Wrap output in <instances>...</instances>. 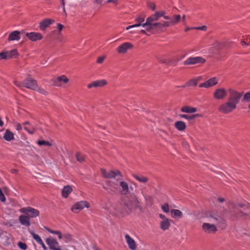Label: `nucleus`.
<instances>
[{"mask_svg": "<svg viewBox=\"0 0 250 250\" xmlns=\"http://www.w3.org/2000/svg\"><path fill=\"white\" fill-rule=\"evenodd\" d=\"M42 247V249H43V250H47V248L45 246V244H44L43 242L42 241V242H41L40 244H39Z\"/></svg>", "mask_w": 250, "mask_h": 250, "instance_id": "0e129e2a", "label": "nucleus"}, {"mask_svg": "<svg viewBox=\"0 0 250 250\" xmlns=\"http://www.w3.org/2000/svg\"><path fill=\"white\" fill-rule=\"evenodd\" d=\"M8 59L14 58L18 55V53L17 49H13L12 50L6 51Z\"/></svg>", "mask_w": 250, "mask_h": 250, "instance_id": "58836bf2", "label": "nucleus"}, {"mask_svg": "<svg viewBox=\"0 0 250 250\" xmlns=\"http://www.w3.org/2000/svg\"><path fill=\"white\" fill-rule=\"evenodd\" d=\"M227 95V90L223 87H220L215 89L213 93V97L214 99L221 100L225 99Z\"/></svg>", "mask_w": 250, "mask_h": 250, "instance_id": "1a4fd4ad", "label": "nucleus"}, {"mask_svg": "<svg viewBox=\"0 0 250 250\" xmlns=\"http://www.w3.org/2000/svg\"><path fill=\"white\" fill-rule=\"evenodd\" d=\"M73 191V188L71 186L69 185H66L64 186L62 189V196L64 198H66L68 197L69 194Z\"/></svg>", "mask_w": 250, "mask_h": 250, "instance_id": "393cba45", "label": "nucleus"}, {"mask_svg": "<svg viewBox=\"0 0 250 250\" xmlns=\"http://www.w3.org/2000/svg\"><path fill=\"white\" fill-rule=\"evenodd\" d=\"M159 19V16L158 15L157 13L156 12L153 15H151V16L147 18L145 25H148V27L152 24L155 22V21H158Z\"/></svg>", "mask_w": 250, "mask_h": 250, "instance_id": "a878e982", "label": "nucleus"}, {"mask_svg": "<svg viewBox=\"0 0 250 250\" xmlns=\"http://www.w3.org/2000/svg\"><path fill=\"white\" fill-rule=\"evenodd\" d=\"M170 214L171 217L173 218H181L183 217V213L179 209H171Z\"/></svg>", "mask_w": 250, "mask_h": 250, "instance_id": "2f4dec72", "label": "nucleus"}, {"mask_svg": "<svg viewBox=\"0 0 250 250\" xmlns=\"http://www.w3.org/2000/svg\"><path fill=\"white\" fill-rule=\"evenodd\" d=\"M106 3H111L113 5H117L119 2V0H104Z\"/></svg>", "mask_w": 250, "mask_h": 250, "instance_id": "603ef678", "label": "nucleus"}, {"mask_svg": "<svg viewBox=\"0 0 250 250\" xmlns=\"http://www.w3.org/2000/svg\"><path fill=\"white\" fill-rule=\"evenodd\" d=\"M125 238L128 248L131 250H135L137 246L135 241L128 234H125Z\"/></svg>", "mask_w": 250, "mask_h": 250, "instance_id": "b1692460", "label": "nucleus"}, {"mask_svg": "<svg viewBox=\"0 0 250 250\" xmlns=\"http://www.w3.org/2000/svg\"><path fill=\"white\" fill-rule=\"evenodd\" d=\"M145 200L146 201V206H151L152 203H151V197L150 196H148V197H145Z\"/></svg>", "mask_w": 250, "mask_h": 250, "instance_id": "3c124183", "label": "nucleus"}, {"mask_svg": "<svg viewBox=\"0 0 250 250\" xmlns=\"http://www.w3.org/2000/svg\"><path fill=\"white\" fill-rule=\"evenodd\" d=\"M62 239L65 243H68L72 241V237L70 234L66 233L63 234Z\"/></svg>", "mask_w": 250, "mask_h": 250, "instance_id": "a19ab883", "label": "nucleus"}, {"mask_svg": "<svg viewBox=\"0 0 250 250\" xmlns=\"http://www.w3.org/2000/svg\"><path fill=\"white\" fill-rule=\"evenodd\" d=\"M202 229L203 231L207 233H214L217 230V227L214 224L208 223H203Z\"/></svg>", "mask_w": 250, "mask_h": 250, "instance_id": "f3484780", "label": "nucleus"}, {"mask_svg": "<svg viewBox=\"0 0 250 250\" xmlns=\"http://www.w3.org/2000/svg\"><path fill=\"white\" fill-rule=\"evenodd\" d=\"M34 90L37 91L38 92H39L40 93L44 95H46L48 94V92L45 90H44L43 88L38 87L37 84L36 89H34Z\"/></svg>", "mask_w": 250, "mask_h": 250, "instance_id": "49530a36", "label": "nucleus"}, {"mask_svg": "<svg viewBox=\"0 0 250 250\" xmlns=\"http://www.w3.org/2000/svg\"><path fill=\"white\" fill-rule=\"evenodd\" d=\"M181 111L182 112L186 113H193L197 111V109L195 107H191L188 105H186L182 107L181 108Z\"/></svg>", "mask_w": 250, "mask_h": 250, "instance_id": "7c9ffc66", "label": "nucleus"}, {"mask_svg": "<svg viewBox=\"0 0 250 250\" xmlns=\"http://www.w3.org/2000/svg\"><path fill=\"white\" fill-rule=\"evenodd\" d=\"M3 138L7 141H11L14 139V134L9 129H6L3 134Z\"/></svg>", "mask_w": 250, "mask_h": 250, "instance_id": "c756f323", "label": "nucleus"}, {"mask_svg": "<svg viewBox=\"0 0 250 250\" xmlns=\"http://www.w3.org/2000/svg\"><path fill=\"white\" fill-rule=\"evenodd\" d=\"M180 20L181 16L179 14H174L172 16L170 20L165 21L163 22H155L148 27H146V30L150 31L154 28L161 29L163 27L175 25L180 22Z\"/></svg>", "mask_w": 250, "mask_h": 250, "instance_id": "f03ea898", "label": "nucleus"}, {"mask_svg": "<svg viewBox=\"0 0 250 250\" xmlns=\"http://www.w3.org/2000/svg\"><path fill=\"white\" fill-rule=\"evenodd\" d=\"M55 21L51 19H45L39 23V28L41 31H44L48 26L53 24Z\"/></svg>", "mask_w": 250, "mask_h": 250, "instance_id": "4be33fe9", "label": "nucleus"}, {"mask_svg": "<svg viewBox=\"0 0 250 250\" xmlns=\"http://www.w3.org/2000/svg\"><path fill=\"white\" fill-rule=\"evenodd\" d=\"M45 242L51 250H62L57 239L53 237H48L45 239Z\"/></svg>", "mask_w": 250, "mask_h": 250, "instance_id": "9b49d317", "label": "nucleus"}, {"mask_svg": "<svg viewBox=\"0 0 250 250\" xmlns=\"http://www.w3.org/2000/svg\"><path fill=\"white\" fill-rule=\"evenodd\" d=\"M3 125V122L1 120V118H0V126H2Z\"/></svg>", "mask_w": 250, "mask_h": 250, "instance_id": "774afa93", "label": "nucleus"}, {"mask_svg": "<svg viewBox=\"0 0 250 250\" xmlns=\"http://www.w3.org/2000/svg\"><path fill=\"white\" fill-rule=\"evenodd\" d=\"M15 127L18 131H20L22 129L21 125L19 123H16L15 124Z\"/></svg>", "mask_w": 250, "mask_h": 250, "instance_id": "052dcab7", "label": "nucleus"}, {"mask_svg": "<svg viewBox=\"0 0 250 250\" xmlns=\"http://www.w3.org/2000/svg\"><path fill=\"white\" fill-rule=\"evenodd\" d=\"M159 216L161 219L159 222V226L160 229L163 230H166L169 229L171 224V220L166 217L163 214H159Z\"/></svg>", "mask_w": 250, "mask_h": 250, "instance_id": "6e6552de", "label": "nucleus"}, {"mask_svg": "<svg viewBox=\"0 0 250 250\" xmlns=\"http://www.w3.org/2000/svg\"><path fill=\"white\" fill-rule=\"evenodd\" d=\"M101 174L104 178L112 179L119 177V179H117V181H119L122 177L121 173L118 170L107 171L104 169H101Z\"/></svg>", "mask_w": 250, "mask_h": 250, "instance_id": "39448f33", "label": "nucleus"}, {"mask_svg": "<svg viewBox=\"0 0 250 250\" xmlns=\"http://www.w3.org/2000/svg\"><path fill=\"white\" fill-rule=\"evenodd\" d=\"M107 84V81L104 79H100L93 81L89 83L87 85V87L88 89H92L93 88L102 87L106 85Z\"/></svg>", "mask_w": 250, "mask_h": 250, "instance_id": "2eb2a0df", "label": "nucleus"}, {"mask_svg": "<svg viewBox=\"0 0 250 250\" xmlns=\"http://www.w3.org/2000/svg\"><path fill=\"white\" fill-rule=\"evenodd\" d=\"M175 127L179 131H182L185 130L186 125L183 121H177L174 123Z\"/></svg>", "mask_w": 250, "mask_h": 250, "instance_id": "473e14b6", "label": "nucleus"}, {"mask_svg": "<svg viewBox=\"0 0 250 250\" xmlns=\"http://www.w3.org/2000/svg\"><path fill=\"white\" fill-rule=\"evenodd\" d=\"M19 220L20 223L22 225H24L26 227H29L30 226L31 224L29 217L24 215H21L19 216Z\"/></svg>", "mask_w": 250, "mask_h": 250, "instance_id": "cd10ccee", "label": "nucleus"}, {"mask_svg": "<svg viewBox=\"0 0 250 250\" xmlns=\"http://www.w3.org/2000/svg\"><path fill=\"white\" fill-rule=\"evenodd\" d=\"M219 80L215 77H211L204 83H201L199 86L208 88L216 85L218 83Z\"/></svg>", "mask_w": 250, "mask_h": 250, "instance_id": "4468645a", "label": "nucleus"}, {"mask_svg": "<svg viewBox=\"0 0 250 250\" xmlns=\"http://www.w3.org/2000/svg\"><path fill=\"white\" fill-rule=\"evenodd\" d=\"M194 28H195V27H186V28L185 29V32H188V31H189V30H190L195 29Z\"/></svg>", "mask_w": 250, "mask_h": 250, "instance_id": "e2e57ef3", "label": "nucleus"}, {"mask_svg": "<svg viewBox=\"0 0 250 250\" xmlns=\"http://www.w3.org/2000/svg\"><path fill=\"white\" fill-rule=\"evenodd\" d=\"M206 59L200 56L191 57L188 58L183 62L185 65H195L199 63H204Z\"/></svg>", "mask_w": 250, "mask_h": 250, "instance_id": "423d86ee", "label": "nucleus"}, {"mask_svg": "<svg viewBox=\"0 0 250 250\" xmlns=\"http://www.w3.org/2000/svg\"><path fill=\"white\" fill-rule=\"evenodd\" d=\"M105 56H100L97 58V62L98 63H102L104 60L105 59Z\"/></svg>", "mask_w": 250, "mask_h": 250, "instance_id": "4d7b16f0", "label": "nucleus"}, {"mask_svg": "<svg viewBox=\"0 0 250 250\" xmlns=\"http://www.w3.org/2000/svg\"><path fill=\"white\" fill-rule=\"evenodd\" d=\"M18 246L21 249L23 250H25L27 248L26 244L21 242H19L18 243Z\"/></svg>", "mask_w": 250, "mask_h": 250, "instance_id": "8fccbe9b", "label": "nucleus"}, {"mask_svg": "<svg viewBox=\"0 0 250 250\" xmlns=\"http://www.w3.org/2000/svg\"><path fill=\"white\" fill-rule=\"evenodd\" d=\"M135 21L137 22L136 24L129 25L127 26L125 28V29L126 30H128L131 28L139 27V26H143V27H148V25H145V22L144 23V21H145V16L143 15H140L138 16L137 18H136Z\"/></svg>", "mask_w": 250, "mask_h": 250, "instance_id": "dca6fc26", "label": "nucleus"}, {"mask_svg": "<svg viewBox=\"0 0 250 250\" xmlns=\"http://www.w3.org/2000/svg\"><path fill=\"white\" fill-rule=\"evenodd\" d=\"M15 84L20 88H21L23 87V81L22 82H18V81H15L14 82Z\"/></svg>", "mask_w": 250, "mask_h": 250, "instance_id": "bf43d9fd", "label": "nucleus"}, {"mask_svg": "<svg viewBox=\"0 0 250 250\" xmlns=\"http://www.w3.org/2000/svg\"><path fill=\"white\" fill-rule=\"evenodd\" d=\"M121 187V193L122 195H127L129 193V186L128 184L125 181H121L120 182Z\"/></svg>", "mask_w": 250, "mask_h": 250, "instance_id": "bb28decb", "label": "nucleus"}, {"mask_svg": "<svg viewBox=\"0 0 250 250\" xmlns=\"http://www.w3.org/2000/svg\"><path fill=\"white\" fill-rule=\"evenodd\" d=\"M25 36L30 41L33 42L41 40L43 38L41 33L36 32H27Z\"/></svg>", "mask_w": 250, "mask_h": 250, "instance_id": "aec40b11", "label": "nucleus"}, {"mask_svg": "<svg viewBox=\"0 0 250 250\" xmlns=\"http://www.w3.org/2000/svg\"><path fill=\"white\" fill-rule=\"evenodd\" d=\"M24 129L30 134H33L36 131V128L26 122L23 123Z\"/></svg>", "mask_w": 250, "mask_h": 250, "instance_id": "c85d7f7f", "label": "nucleus"}, {"mask_svg": "<svg viewBox=\"0 0 250 250\" xmlns=\"http://www.w3.org/2000/svg\"><path fill=\"white\" fill-rule=\"evenodd\" d=\"M118 184L111 180H107L103 185V188L108 191H114L117 189Z\"/></svg>", "mask_w": 250, "mask_h": 250, "instance_id": "412c9836", "label": "nucleus"}, {"mask_svg": "<svg viewBox=\"0 0 250 250\" xmlns=\"http://www.w3.org/2000/svg\"><path fill=\"white\" fill-rule=\"evenodd\" d=\"M20 211L21 213L27 214L31 218L38 217L40 214V212L38 210L30 207L21 208Z\"/></svg>", "mask_w": 250, "mask_h": 250, "instance_id": "9d476101", "label": "nucleus"}, {"mask_svg": "<svg viewBox=\"0 0 250 250\" xmlns=\"http://www.w3.org/2000/svg\"><path fill=\"white\" fill-rule=\"evenodd\" d=\"M0 200L2 202H4L5 201V197L0 188Z\"/></svg>", "mask_w": 250, "mask_h": 250, "instance_id": "13d9d810", "label": "nucleus"}, {"mask_svg": "<svg viewBox=\"0 0 250 250\" xmlns=\"http://www.w3.org/2000/svg\"><path fill=\"white\" fill-rule=\"evenodd\" d=\"M44 229L49 232L51 234H56L58 236L59 239L61 240L62 239L63 234H62L61 232L59 230H54L47 227H44Z\"/></svg>", "mask_w": 250, "mask_h": 250, "instance_id": "f704fd0d", "label": "nucleus"}, {"mask_svg": "<svg viewBox=\"0 0 250 250\" xmlns=\"http://www.w3.org/2000/svg\"><path fill=\"white\" fill-rule=\"evenodd\" d=\"M62 4L63 6V10L64 11V0H61Z\"/></svg>", "mask_w": 250, "mask_h": 250, "instance_id": "338daca9", "label": "nucleus"}, {"mask_svg": "<svg viewBox=\"0 0 250 250\" xmlns=\"http://www.w3.org/2000/svg\"><path fill=\"white\" fill-rule=\"evenodd\" d=\"M89 207V205L87 201H81L74 204L71 207V210L72 212L76 213L85 208H88Z\"/></svg>", "mask_w": 250, "mask_h": 250, "instance_id": "f8f14e48", "label": "nucleus"}, {"mask_svg": "<svg viewBox=\"0 0 250 250\" xmlns=\"http://www.w3.org/2000/svg\"><path fill=\"white\" fill-rule=\"evenodd\" d=\"M133 47V44L129 42H125L117 48V51L119 54H125L128 50L132 49Z\"/></svg>", "mask_w": 250, "mask_h": 250, "instance_id": "a211bd4d", "label": "nucleus"}, {"mask_svg": "<svg viewBox=\"0 0 250 250\" xmlns=\"http://www.w3.org/2000/svg\"><path fill=\"white\" fill-rule=\"evenodd\" d=\"M158 15L159 16V18L161 17H163L165 20H169L171 19L169 16L166 15V13L164 11H157Z\"/></svg>", "mask_w": 250, "mask_h": 250, "instance_id": "37998d69", "label": "nucleus"}, {"mask_svg": "<svg viewBox=\"0 0 250 250\" xmlns=\"http://www.w3.org/2000/svg\"><path fill=\"white\" fill-rule=\"evenodd\" d=\"M179 116L180 118L185 119L189 121L194 119L195 117H200V116L199 114H195L193 115H188L187 114H179Z\"/></svg>", "mask_w": 250, "mask_h": 250, "instance_id": "e433bc0d", "label": "nucleus"}, {"mask_svg": "<svg viewBox=\"0 0 250 250\" xmlns=\"http://www.w3.org/2000/svg\"><path fill=\"white\" fill-rule=\"evenodd\" d=\"M0 57L2 59H8L7 52L0 53Z\"/></svg>", "mask_w": 250, "mask_h": 250, "instance_id": "864d4df0", "label": "nucleus"}, {"mask_svg": "<svg viewBox=\"0 0 250 250\" xmlns=\"http://www.w3.org/2000/svg\"><path fill=\"white\" fill-rule=\"evenodd\" d=\"M21 32L18 30H15L9 33L7 41L8 42L19 41L21 39Z\"/></svg>", "mask_w": 250, "mask_h": 250, "instance_id": "5701e85b", "label": "nucleus"}, {"mask_svg": "<svg viewBox=\"0 0 250 250\" xmlns=\"http://www.w3.org/2000/svg\"><path fill=\"white\" fill-rule=\"evenodd\" d=\"M125 205L130 212L137 209L141 212L143 211L141 201L136 195H134L131 199L125 203Z\"/></svg>", "mask_w": 250, "mask_h": 250, "instance_id": "7ed1b4c3", "label": "nucleus"}, {"mask_svg": "<svg viewBox=\"0 0 250 250\" xmlns=\"http://www.w3.org/2000/svg\"><path fill=\"white\" fill-rule=\"evenodd\" d=\"M23 87L34 90L36 89L37 82L33 78L28 77L23 80Z\"/></svg>", "mask_w": 250, "mask_h": 250, "instance_id": "ddd939ff", "label": "nucleus"}, {"mask_svg": "<svg viewBox=\"0 0 250 250\" xmlns=\"http://www.w3.org/2000/svg\"><path fill=\"white\" fill-rule=\"evenodd\" d=\"M96 2L98 4H101L103 1H104V0H95Z\"/></svg>", "mask_w": 250, "mask_h": 250, "instance_id": "69168bd1", "label": "nucleus"}, {"mask_svg": "<svg viewBox=\"0 0 250 250\" xmlns=\"http://www.w3.org/2000/svg\"><path fill=\"white\" fill-rule=\"evenodd\" d=\"M234 208L235 211H240V213L238 214L239 216L248 215L250 211V205L248 203L238 204L235 206Z\"/></svg>", "mask_w": 250, "mask_h": 250, "instance_id": "0eeeda50", "label": "nucleus"}, {"mask_svg": "<svg viewBox=\"0 0 250 250\" xmlns=\"http://www.w3.org/2000/svg\"><path fill=\"white\" fill-rule=\"evenodd\" d=\"M243 100L245 102H250V91L246 92L243 96Z\"/></svg>", "mask_w": 250, "mask_h": 250, "instance_id": "09e8293b", "label": "nucleus"}, {"mask_svg": "<svg viewBox=\"0 0 250 250\" xmlns=\"http://www.w3.org/2000/svg\"><path fill=\"white\" fill-rule=\"evenodd\" d=\"M162 209L165 213H168L169 211V208L168 204H164L161 206Z\"/></svg>", "mask_w": 250, "mask_h": 250, "instance_id": "de8ad7c7", "label": "nucleus"}, {"mask_svg": "<svg viewBox=\"0 0 250 250\" xmlns=\"http://www.w3.org/2000/svg\"><path fill=\"white\" fill-rule=\"evenodd\" d=\"M69 81L68 79L65 75L58 77L52 80L53 84L57 87H61L62 84L67 83Z\"/></svg>", "mask_w": 250, "mask_h": 250, "instance_id": "6ab92c4d", "label": "nucleus"}, {"mask_svg": "<svg viewBox=\"0 0 250 250\" xmlns=\"http://www.w3.org/2000/svg\"><path fill=\"white\" fill-rule=\"evenodd\" d=\"M249 42H250V35L246 36L244 40L240 41V43L244 48H246L249 46L250 47V44Z\"/></svg>", "mask_w": 250, "mask_h": 250, "instance_id": "c9c22d12", "label": "nucleus"}, {"mask_svg": "<svg viewBox=\"0 0 250 250\" xmlns=\"http://www.w3.org/2000/svg\"><path fill=\"white\" fill-rule=\"evenodd\" d=\"M37 144L39 146H52V144L48 141H44V140H39L37 142Z\"/></svg>", "mask_w": 250, "mask_h": 250, "instance_id": "c03bdc74", "label": "nucleus"}, {"mask_svg": "<svg viewBox=\"0 0 250 250\" xmlns=\"http://www.w3.org/2000/svg\"><path fill=\"white\" fill-rule=\"evenodd\" d=\"M194 28L195 30H199L205 31L207 29V27L206 25H203L202 26L195 27Z\"/></svg>", "mask_w": 250, "mask_h": 250, "instance_id": "6e6d98bb", "label": "nucleus"}, {"mask_svg": "<svg viewBox=\"0 0 250 250\" xmlns=\"http://www.w3.org/2000/svg\"><path fill=\"white\" fill-rule=\"evenodd\" d=\"M130 212L126 205H125V203L124 205L118 204L116 205L114 207L113 211L114 214L119 218L125 217L128 215Z\"/></svg>", "mask_w": 250, "mask_h": 250, "instance_id": "20e7f679", "label": "nucleus"}, {"mask_svg": "<svg viewBox=\"0 0 250 250\" xmlns=\"http://www.w3.org/2000/svg\"><path fill=\"white\" fill-rule=\"evenodd\" d=\"M30 234L32 236L33 239L39 244L43 241L42 240L41 237L37 234L35 233L34 231H30Z\"/></svg>", "mask_w": 250, "mask_h": 250, "instance_id": "ea45409f", "label": "nucleus"}, {"mask_svg": "<svg viewBox=\"0 0 250 250\" xmlns=\"http://www.w3.org/2000/svg\"><path fill=\"white\" fill-rule=\"evenodd\" d=\"M57 28L59 31V33L60 34L61 31L63 29L64 26L62 24L58 23L57 24Z\"/></svg>", "mask_w": 250, "mask_h": 250, "instance_id": "5fc2aeb1", "label": "nucleus"}, {"mask_svg": "<svg viewBox=\"0 0 250 250\" xmlns=\"http://www.w3.org/2000/svg\"><path fill=\"white\" fill-rule=\"evenodd\" d=\"M198 82L196 79H191L189 80L188 82H187L184 85L182 86L183 87H188V86H195L197 85Z\"/></svg>", "mask_w": 250, "mask_h": 250, "instance_id": "4c0bfd02", "label": "nucleus"}, {"mask_svg": "<svg viewBox=\"0 0 250 250\" xmlns=\"http://www.w3.org/2000/svg\"><path fill=\"white\" fill-rule=\"evenodd\" d=\"M222 218L219 215H211L210 216V221L214 223H217L221 220Z\"/></svg>", "mask_w": 250, "mask_h": 250, "instance_id": "79ce46f5", "label": "nucleus"}, {"mask_svg": "<svg viewBox=\"0 0 250 250\" xmlns=\"http://www.w3.org/2000/svg\"><path fill=\"white\" fill-rule=\"evenodd\" d=\"M76 158L77 160L80 162H83L85 159L84 156L80 153H77L76 154Z\"/></svg>", "mask_w": 250, "mask_h": 250, "instance_id": "a18cd8bd", "label": "nucleus"}, {"mask_svg": "<svg viewBox=\"0 0 250 250\" xmlns=\"http://www.w3.org/2000/svg\"><path fill=\"white\" fill-rule=\"evenodd\" d=\"M132 176L134 179L142 183H146L148 181V178L143 175L133 174Z\"/></svg>", "mask_w": 250, "mask_h": 250, "instance_id": "72a5a7b5", "label": "nucleus"}, {"mask_svg": "<svg viewBox=\"0 0 250 250\" xmlns=\"http://www.w3.org/2000/svg\"><path fill=\"white\" fill-rule=\"evenodd\" d=\"M180 16H181V20L182 21V22L183 23V24L184 25H186V15L185 14H184L182 16H181L180 15H179Z\"/></svg>", "mask_w": 250, "mask_h": 250, "instance_id": "680f3d73", "label": "nucleus"}, {"mask_svg": "<svg viewBox=\"0 0 250 250\" xmlns=\"http://www.w3.org/2000/svg\"><path fill=\"white\" fill-rule=\"evenodd\" d=\"M228 91L229 95L227 101L222 103L218 109L220 113L224 114H229L236 108L243 95L242 93L232 89H229Z\"/></svg>", "mask_w": 250, "mask_h": 250, "instance_id": "f257e3e1", "label": "nucleus"}]
</instances>
